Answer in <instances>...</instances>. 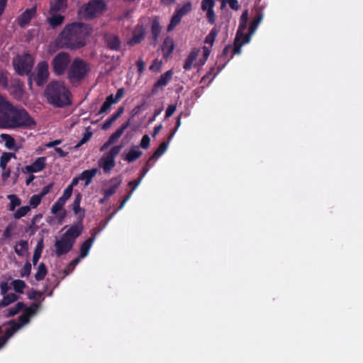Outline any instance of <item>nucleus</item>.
Returning a JSON list of instances; mask_svg holds the SVG:
<instances>
[{"instance_id": "nucleus-36", "label": "nucleus", "mask_w": 363, "mask_h": 363, "mask_svg": "<svg viewBox=\"0 0 363 363\" xmlns=\"http://www.w3.org/2000/svg\"><path fill=\"white\" fill-rule=\"evenodd\" d=\"M116 100H113V94L108 96L106 99V101L102 104V106L99 111V113L101 114L104 113H107L109 111L111 105L113 104H116Z\"/></svg>"}, {"instance_id": "nucleus-18", "label": "nucleus", "mask_w": 363, "mask_h": 363, "mask_svg": "<svg viewBox=\"0 0 363 363\" xmlns=\"http://www.w3.org/2000/svg\"><path fill=\"white\" fill-rule=\"evenodd\" d=\"M150 32L152 35V44L156 45L158 42V38L162 32V26L160 22L159 16H155L152 19Z\"/></svg>"}, {"instance_id": "nucleus-21", "label": "nucleus", "mask_w": 363, "mask_h": 363, "mask_svg": "<svg viewBox=\"0 0 363 363\" xmlns=\"http://www.w3.org/2000/svg\"><path fill=\"white\" fill-rule=\"evenodd\" d=\"M67 7V0H55L50 2V13H55L58 11H64Z\"/></svg>"}, {"instance_id": "nucleus-16", "label": "nucleus", "mask_w": 363, "mask_h": 363, "mask_svg": "<svg viewBox=\"0 0 363 363\" xmlns=\"http://www.w3.org/2000/svg\"><path fill=\"white\" fill-rule=\"evenodd\" d=\"M104 41L109 50L113 51H119L121 50V41L118 35L112 33L105 34Z\"/></svg>"}, {"instance_id": "nucleus-32", "label": "nucleus", "mask_w": 363, "mask_h": 363, "mask_svg": "<svg viewBox=\"0 0 363 363\" xmlns=\"http://www.w3.org/2000/svg\"><path fill=\"white\" fill-rule=\"evenodd\" d=\"M82 196L80 193H78L76 196H75V198L74 199V201L72 204V210L74 211V213L78 216V219H79V215L82 213H84V209H82L81 207H80V202L82 201Z\"/></svg>"}, {"instance_id": "nucleus-42", "label": "nucleus", "mask_w": 363, "mask_h": 363, "mask_svg": "<svg viewBox=\"0 0 363 363\" xmlns=\"http://www.w3.org/2000/svg\"><path fill=\"white\" fill-rule=\"evenodd\" d=\"M8 199L10 200L9 211H14L15 208L21 205V199L16 194H9L7 196Z\"/></svg>"}, {"instance_id": "nucleus-51", "label": "nucleus", "mask_w": 363, "mask_h": 363, "mask_svg": "<svg viewBox=\"0 0 363 363\" xmlns=\"http://www.w3.org/2000/svg\"><path fill=\"white\" fill-rule=\"evenodd\" d=\"M0 88L4 90L9 89L7 73L1 70H0Z\"/></svg>"}, {"instance_id": "nucleus-11", "label": "nucleus", "mask_w": 363, "mask_h": 363, "mask_svg": "<svg viewBox=\"0 0 363 363\" xmlns=\"http://www.w3.org/2000/svg\"><path fill=\"white\" fill-rule=\"evenodd\" d=\"M9 94L17 101H22L25 94V85L24 83L19 78H13L11 80L9 84Z\"/></svg>"}, {"instance_id": "nucleus-20", "label": "nucleus", "mask_w": 363, "mask_h": 363, "mask_svg": "<svg viewBox=\"0 0 363 363\" xmlns=\"http://www.w3.org/2000/svg\"><path fill=\"white\" fill-rule=\"evenodd\" d=\"M174 46L175 45L173 38L170 36H167L162 45V52L163 54V57L165 60H167L172 55L174 49Z\"/></svg>"}, {"instance_id": "nucleus-3", "label": "nucleus", "mask_w": 363, "mask_h": 363, "mask_svg": "<svg viewBox=\"0 0 363 363\" xmlns=\"http://www.w3.org/2000/svg\"><path fill=\"white\" fill-rule=\"evenodd\" d=\"M45 96L48 102L56 108L69 106L72 103V95L63 82L52 81L45 89Z\"/></svg>"}, {"instance_id": "nucleus-57", "label": "nucleus", "mask_w": 363, "mask_h": 363, "mask_svg": "<svg viewBox=\"0 0 363 363\" xmlns=\"http://www.w3.org/2000/svg\"><path fill=\"white\" fill-rule=\"evenodd\" d=\"M215 5L214 0H202L201 1V9L203 11H208L213 9Z\"/></svg>"}, {"instance_id": "nucleus-47", "label": "nucleus", "mask_w": 363, "mask_h": 363, "mask_svg": "<svg viewBox=\"0 0 363 363\" xmlns=\"http://www.w3.org/2000/svg\"><path fill=\"white\" fill-rule=\"evenodd\" d=\"M182 17L179 16L178 13H174L173 16H172V18L170 20V23L167 26V30L171 31L172 30L182 21Z\"/></svg>"}, {"instance_id": "nucleus-46", "label": "nucleus", "mask_w": 363, "mask_h": 363, "mask_svg": "<svg viewBox=\"0 0 363 363\" xmlns=\"http://www.w3.org/2000/svg\"><path fill=\"white\" fill-rule=\"evenodd\" d=\"M12 285L15 291L18 294H23V289L26 286L25 281L21 279H16L13 281Z\"/></svg>"}, {"instance_id": "nucleus-14", "label": "nucleus", "mask_w": 363, "mask_h": 363, "mask_svg": "<svg viewBox=\"0 0 363 363\" xmlns=\"http://www.w3.org/2000/svg\"><path fill=\"white\" fill-rule=\"evenodd\" d=\"M46 166V157L37 158L30 165H26L22 169L23 173H36L41 172Z\"/></svg>"}, {"instance_id": "nucleus-50", "label": "nucleus", "mask_w": 363, "mask_h": 363, "mask_svg": "<svg viewBox=\"0 0 363 363\" xmlns=\"http://www.w3.org/2000/svg\"><path fill=\"white\" fill-rule=\"evenodd\" d=\"M30 211V206H25L19 208L13 214V217L16 219H20L25 216Z\"/></svg>"}, {"instance_id": "nucleus-53", "label": "nucleus", "mask_w": 363, "mask_h": 363, "mask_svg": "<svg viewBox=\"0 0 363 363\" xmlns=\"http://www.w3.org/2000/svg\"><path fill=\"white\" fill-rule=\"evenodd\" d=\"M42 199H43V197H41V196L40 194L33 195L30 197V201H29L30 206L33 208L38 207L40 205Z\"/></svg>"}, {"instance_id": "nucleus-30", "label": "nucleus", "mask_w": 363, "mask_h": 363, "mask_svg": "<svg viewBox=\"0 0 363 363\" xmlns=\"http://www.w3.org/2000/svg\"><path fill=\"white\" fill-rule=\"evenodd\" d=\"M225 65L223 64L220 67L218 68L216 72H215V67H212L210 70L201 78V82L202 83H210L211 82L216 76L222 70Z\"/></svg>"}, {"instance_id": "nucleus-59", "label": "nucleus", "mask_w": 363, "mask_h": 363, "mask_svg": "<svg viewBox=\"0 0 363 363\" xmlns=\"http://www.w3.org/2000/svg\"><path fill=\"white\" fill-rule=\"evenodd\" d=\"M162 62L158 60H155L150 66L149 69L152 72H158L161 69Z\"/></svg>"}, {"instance_id": "nucleus-10", "label": "nucleus", "mask_w": 363, "mask_h": 363, "mask_svg": "<svg viewBox=\"0 0 363 363\" xmlns=\"http://www.w3.org/2000/svg\"><path fill=\"white\" fill-rule=\"evenodd\" d=\"M84 218V213H82L79 215V219H77V221L74 223L68 230L62 235L67 239H69V241L72 242L73 244L75 243L76 239L82 234L84 230L83 220Z\"/></svg>"}, {"instance_id": "nucleus-15", "label": "nucleus", "mask_w": 363, "mask_h": 363, "mask_svg": "<svg viewBox=\"0 0 363 363\" xmlns=\"http://www.w3.org/2000/svg\"><path fill=\"white\" fill-rule=\"evenodd\" d=\"M173 74L174 72L172 69H169L162 74L160 77L159 79L154 84L152 89V94H155L157 93L159 88H163L166 86L172 79Z\"/></svg>"}, {"instance_id": "nucleus-43", "label": "nucleus", "mask_w": 363, "mask_h": 363, "mask_svg": "<svg viewBox=\"0 0 363 363\" xmlns=\"http://www.w3.org/2000/svg\"><path fill=\"white\" fill-rule=\"evenodd\" d=\"M191 3L190 1H187L182 7L177 8L174 12L178 13L179 16L182 18L184 16L191 11Z\"/></svg>"}, {"instance_id": "nucleus-56", "label": "nucleus", "mask_w": 363, "mask_h": 363, "mask_svg": "<svg viewBox=\"0 0 363 363\" xmlns=\"http://www.w3.org/2000/svg\"><path fill=\"white\" fill-rule=\"evenodd\" d=\"M16 227L14 223H10L3 232L2 237L4 239H9L11 238V230Z\"/></svg>"}, {"instance_id": "nucleus-19", "label": "nucleus", "mask_w": 363, "mask_h": 363, "mask_svg": "<svg viewBox=\"0 0 363 363\" xmlns=\"http://www.w3.org/2000/svg\"><path fill=\"white\" fill-rule=\"evenodd\" d=\"M145 28L143 26H137L133 31L132 38L128 41V44L134 46L140 43L145 38Z\"/></svg>"}, {"instance_id": "nucleus-22", "label": "nucleus", "mask_w": 363, "mask_h": 363, "mask_svg": "<svg viewBox=\"0 0 363 363\" xmlns=\"http://www.w3.org/2000/svg\"><path fill=\"white\" fill-rule=\"evenodd\" d=\"M110 183L112 184L104 191V194H106V197L109 198L116 193V190L121 186L122 179L120 177H114L110 180Z\"/></svg>"}, {"instance_id": "nucleus-40", "label": "nucleus", "mask_w": 363, "mask_h": 363, "mask_svg": "<svg viewBox=\"0 0 363 363\" xmlns=\"http://www.w3.org/2000/svg\"><path fill=\"white\" fill-rule=\"evenodd\" d=\"M28 249V243L26 240H21L19 242L16 244L14 247L15 252L18 256H23V252L27 251Z\"/></svg>"}, {"instance_id": "nucleus-29", "label": "nucleus", "mask_w": 363, "mask_h": 363, "mask_svg": "<svg viewBox=\"0 0 363 363\" xmlns=\"http://www.w3.org/2000/svg\"><path fill=\"white\" fill-rule=\"evenodd\" d=\"M142 155V151L138 150V147L135 146L125 155L124 160L128 162H133L140 157Z\"/></svg>"}, {"instance_id": "nucleus-2", "label": "nucleus", "mask_w": 363, "mask_h": 363, "mask_svg": "<svg viewBox=\"0 0 363 363\" xmlns=\"http://www.w3.org/2000/svg\"><path fill=\"white\" fill-rule=\"evenodd\" d=\"M89 35V29L85 23H72L64 28L57 40L62 48L77 50L86 45Z\"/></svg>"}, {"instance_id": "nucleus-61", "label": "nucleus", "mask_w": 363, "mask_h": 363, "mask_svg": "<svg viewBox=\"0 0 363 363\" xmlns=\"http://www.w3.org/2000/svg\"><path fill=\"white\" fill-rule=\"evenodd\" d=\"M150 138L147 135H144L141 139L140 146L143 149H147L150 147Z\"/></svg>"}, {"instance_id": "nucleus-23", "label": "nucleus", "mask_w": 363, "mask_h": 363, "mask_svg": "<svg viewBox=\"0 0 363 363\" xmlns=\"http://www.w3.org/2000/svg\"><path fill=\"white\" fill-rule=\"evenodd\" d=\"M200 50L198 49H193L188 57H186L184 65V69L186 71H189L192 68L193 63L194 61L197 59L199 55Z\"/></svg>"}, {"instance_id": "nucleus-62", "label": "nucleus", "mask_w": 363, "mask_h": 363, "mask_svg": "<svg viewBox=\"0 0 363 363\" xmlns=\"http://www.w3.org/2000/svg\"><path fill=\"white\" fill-rule=\"evenodd\" d=\"M225 2H228L230 9L233 10L238 11L240 8L238 0H223L222 3L223 6L224 5Z\"/></svg>"}, {"instance_id": "nucleus-12", "label": "nucleus", "mask_w": 363, "mask_h": 363, "mask_svg": "<svg viewBox=\"0 0 363 363\" xmlns=\"http://www.w3.org/2000/svg\"><path fill=\"white\" fill-rule=\"evenodd\" d=\"M74 245L72 242L62 235L61 238L56 240L55 243L56 255L60 257L68 253L72 250Z\"/></svg>"}, {"instance_id": "nucleus-44", "label": "nucleus", "mask_w": 363, "mask_h": 363, "mask_svg": "<svg viewBox=\"0 0 363 363\" xmlns=\"http://www.w3.org/2000/svg\"><path fill=\"white\" fill-rule=\"evenodd\" d=\"M25 303L23 302H18L16 304L15 307L10 308L8 311V314L6 315V318L14 316L18 314L22 309L25 308Z\"/></svg>"}, {"instance_id": "nucleus-25", "label": "nucleus", "mask_w": 363, "mask_h": 363, "mask_svg": "<svg viewBox=\"0 0 363 363\" xmlns=\"http://www.w3.org/2000/svg\"><path fill=\"white\" fill-rule=\"evenodd\" d=\"M95 240V235L86 240L81 245L79 257H85L88 255L92 244Z\"/></svg>"}, {"instance_id": "nucleus-6", "label": "nucleus", "mask_w": 363, "mask_h": 363, "mask_svg": "<svg viewBox=\"0 0 363 363\" xmlns=\"http://www.w3.org/2000/svg\"><path fill=\"white\" fill-rule=\"evenodd\" d=\"M71 63L70 55L66 52H58L52 60L51 65L54 74L62 76L69 67Z\"/></svg>"}, {"instance_id": "nucleus-39", "label": "nucleus", "mask_w": 363, "mask_h": 363, "mask_svg": "<svg viewBox=\"0 0 363 363\" xmlns=\"http://www.w3.org/2000/svg\"><path fill=\"white\" fill-rule=\"evenodd\" d=\"M1 138L5 142V146L9 150H15L16 149V141L14 138L8 134H1Z\"/></svg>"}, {"instance_id": "nucleus-26", "label": "nucleus", "mask_w": 363, "mask_h": 363, "mask_svg": "<svg viewBox=\"0 0 363 363\" xmlns=\"http://www.w3.org/2000/svg\"><path fill=\"white\" fill-rule=\"evenodd\" d=\"M130 125V121L128 120L127 122L122 124V125L118 128L108 138L110 143L113 144L116 141H117L123 135L125 130L129 127Z\"/></svg>"}, {"instance_id": "nucleus-31", "label": "nucleus", "mask_w": 363, "mask_h": 363, "mask_svg": "<svg viewBox=\"0 0 363 363\" xmlns=\"http://www.w3.org/2000/svg\"><path fill=\"white\" fill-rule=\"evenodd\" d=\"M170 141H169V138H167V141H164L160 143L157 149L153 152L152 156L149 158V161H151L152 160H157L159 158L161 155H162L166 150H167V147L169 146V143Z\"/></svg>"}, {"instance_id": "nucleus-8", "label": "nucleus", "mask_w": 363, "mask_h": 363, "mask_svg": "<svg viewBox=\"0 0 363 363\" xmlns=\"http://www.w3.org/2000/svg\"><path fill=\"white\" fill-rule=\"evenodd\" d=\"M121 148V145L113 146L108 152L99 160V165L105 173H109L116 166L115 158L119 154Z\"/></svg>"}, {"instance_id": "nucleus-64", "label": "nucleus", "mask_w": 363, "mask_h": 363, "mask_svg": "<svg viewBox=\"0 0 363 363\" xmlns=\"http://www.w3.org/2000/svg\"><path fill=\"white\" fill-rule=\"evenodd\" d=\"M136 66L138 68V72L139 74H143L145 67V63L142 57H140L136 62Z\"/></svg>"}, {"instance_id": "nucleus-24", "label": "nucleus", "mask_w": 363, "mask_h": 363, "mask_svg": "<svg viewBox=\"0 0 363 363\" xmlns=\"http://www.w3.org/2000/svg\"><path fill=\"white\" fill-rule=\"evenodd\" d=\"M200 50L198 49H193L188 57H186L184 65V69L186 71H189L192 68L193 63L194 61L197 59L199 55Z\"/></svg>"}, {"instance_id": "nucleus-27", "label": "nucleus", "mask_w": 363, "mask_h": 363, "mask_svg": "<svg viewBox=\"0 0 363 363\" xmlns=\"http://www.w3.org/2000/svg\"><path fill=\"white\" fill-rule=\"evenodd\" d=\"M123 111V107H120L115 113H113L109 118H108L105 121V123L102 125L101 129L104 130H108L111 126L112 123L122 115Z\"/></svg>"}, {"instance_id": "nucleus-48", "label": "nucleus", "mask_w": 363, "mask_h": 363, "mask_svg": "<svg viewBox=\"0 0 363 363\" xmlns=\"http://www.w3.org/2000/svg\"><path fill=\"white\" fill-rule=\"evenodd\" d=\"M218 29L216 28H213L205 38V43L209 44L211 46H212L218 35Z\"/></svg>"}, {"instance_id": "nucleus-41", "label": "nucleus", "mask_w": 363, "mask_h": 363, "mask_svg": "<svg viewBox=\"0 0 363 363\" xmlns=\"http://www.w3.org/2000/svg\"><path fill=\"white\" fill-rule=\"evenodd\" d=\"M16 157V155L11 152H4L0 157V167L2 169L6 168L7 163L9 162L11 157Z\"/></svg>"}, {"instance_id": "nucleus-5", "label": "nucleus", "mask_w": 363, "mask_h": 363, "mask_svg": "<svg viewBox=\"0 0 363 363\" xmlns=\"http://www.w3.org/2000/svg\"><path fill=\"white\" fill-rule=\"evenodd\" d=\"M33 65L34 60L28 53L18 55L13 60V69L19 76L31 74Z\"/></svg>"}, {"instance_id": "nucleus-7", "label": "nucleus", "mask_w": 363, "mask_h": 363, "mask_svg": "<svg viewBox=\"0 0 363 363\" xmlns=\"http://www.w3.org/2000/svg\"><path fill=\"white\" fill-rule=\"evenodd\" d=\"M105 9L106 4L103 0H91L82 6L79 12L83 13L86 19H93Z\"/></svg>"}, {"instance_id": "nucleus-49", "label": "nucleus", "mask_w": 363, "mask_h": 363, "mask_svg": "<svg viewBox=\"0 0 363 363\" xmlns=\"http://www.w3.org/2000/svg\"><path fill=\"white\" fill-rule=\"evenodd\" d=\"M66 201L60 197L55 202L51 208V212L53 214H56L58 211L62 210L65 204Z\"/></svg>"}, {"instance_id": "nucleus-55", "label": "nucleus", "mask_w": 363, "mask_h": 363, "mask_svg": "<svg viewBox=\"0 0 363 363\" xmlns=\"http://www.w3.org/2000/svg\"><path fill=\"white\" fill-rule=\"evenodd\" d=\"M31 264L29 262H26L23 267L21 269L20 274L21 277H27L30 274L31 272Z\"/></svg>"}, {"instance_id": "nucleus-9", "label": "nucleus", "mask_w": 363, "mask_h": 363, "mask_svg": "<svg viewBox=\"0 0 363 363\" xmlns=\"http://www.w3.org/2000/svg\"><path fill=\"white\" fill-rule=\"evenodd\" d=\"M49 65L47 61H40L35 67L33 72V80L38 86H43L49 79Z\"/></svg>"}, {"instance_id": "nucleus-60", "label": "nucleus", "mask_w": 363, "mask_h": 363, "mask_svg": "<svg viewBox=\"0 0 363 363\" xmlns=\"http://www.w3.org/2000/svg\"><path fill=\"white\" fill-rule=\"evenodd\" d=\"M44 294V291H40L36 290H32V291L28 294V298L30 299H38V298H42V300H44V298H43V295Z\"/></svg>"}, {"instance_id": "nucleus-33", "label": "nucleus", "mask_w": 363, "mask_h": 363, "mask_svg": "<svg viewBox=\"0 0 363 363\" xmlns=\"http://www.w3.org/2000/svg\"><path fill=\"white\" fill-rule=\"evenodd\" d=\"M65 16L59 14H53L48 18V21L52 28H55L62 25L64 22Z\"/></svg>"}, {"instance_id": "nucleus-58", "label": "nucleus", "mask_w": 363, "mask_h": 363, "mask_svg": "<svg viewBox=\"0 0 363 363\" xmlns=\"http://www.w3.org/2000/svg\"><path fill=\"white\" fill-rule=\"evenodd\" d=\"M231 45H226L224 49L222 51L221 55L219 56L218 60H223L225 62L227 61V56L228 55L229 52H231Z\"/></svg>"}, {"instance_id": "nucleus-34", "label": "nucleus", "mask_w": 363, "mask_h": 363, "mask_svg": "<svg viewBox=\"0 0 363 363\" xmlns=\"http://www.w3.org/2000/svg\"><path fill=\"white\" fill-rule=\"evenodd\" d=\"M242 45L240 43V38H235L234 43H233V47H231V52L232 55H230V58L227 60L225 62H224V65H226V64L233 58L234 55H240L242 52L241 48Z\"/></svg>"}, {"instance_id": "nucleus-35", "label": "nucleus", "mask_w": 363, "mask_h": 363, "mask_svg": "<svg viewBox=\"0 0 363 363\" xmlns=\"http://www.w3.org/2000/svg\"><path fill=\"white\" fill-rule=\"evenodd\" d=\"M3 296H4V297H3L2 300L0 301V308L7 306L9 304L15 302L16 301H17V299L18 298V296L16 294H13V293L5 294Z\"/></svg>"}, {"instance_id": "nucleus-37", "label": "nucleus", "mask_w": 363, "mask_h": 363, "mask_svg": "<svg viewBox=\"0 0 363 363\" xmlns=\"http://www.w3.org/2000/svg\"><path fill=\"white\" fill-rule=\"evenodd\" d=\"M40 308V303H33L29 307H27L23 311L25 313L30 319L31 317L37 314Z\"/></svg>"}, {"instance_id": "nucleus-13", "label": "nucleus", "mask_w": 363, "mask_h": 363, "mask_svg": "<svg viewBox=\"0 0 363 363\" xmlns=\"http://www.w3.org/2000/svg\"><path fill=\"white\" fill-rule=\"evenodd\" d=\"M36 6L26 9L17 18L18 26L22 28H26L36 15Z\"/></svg>"}, {"instance_id": "nucleus-54", "label": "nucleus", "mask_w": 363, "mask_h": 363, "mask_svg": "<svg viewBox=\"0 0 363 363\" xmlns=\"http://www.w3.org/2000/svg\"><path fill=\"white\" fill-rule=\"evenodd\" d=\"M131 196L132 191H129V193L123 198L118 207L116 209H115L114 211L111 213V215L109 217V219H111L118 211L121 210L124 207L125 204L130 199Z\"/></svg>"}, {"instance_id": "nucleus-28", "label": "nucleus", "mask_w": 363, "mask_h": 363, "mask_svg": "<svg viewBox=\"0 0 363 363\" xmlns=\"http://www.w3.org/2000/svg\"><path fill=\"white\" fill-rule=\"evenodd\" d=\"M98 172L97 168L83 171L79 175L81 180H85V185L88 186L92 182L93 177Z\"/></svg>"}, {"instance_id": "nucleus-17", "label": "nucleus", "mask_w": 363, "mask_h": 363, "mask_svg": "<svg viewBox=\"0 0 363 363\" xmlns=\"http://www.w3.org/2000/svg\"><path fill=\"white\" fill-rule=\"evenodd\" d=\"M5 325H9L10 328L6 330L4 335L0 337V342L3 346L6 343L8 340L21 328V325L14 320H9Z\"/></svg>"}, {"instance_id": "nucleus-52", "label": "nucleus", "mask_w": 363, "mask_h": 363, "mask_svg": "<svg viewBox=\"0 0 363 363\" xmlns=\"http://www.w3.org/2000/svg\"><path fill=\"white\" fill-rule=\"evenodd\" d=\"M262 20V16H258L255 18L253 19V21L251 22L249 28H248V33L250 34H254V33L256 31L258 25L259 24L260 21Z\"/></svg>"}, {"instance_id": "nucleus-4", "label": "nucleus", "mask_w": 363, "mask_h": 363, "mask_svg": "<svg viewBox=\"0 0 363 363\" xmlns=\"http://www.w3.org/2000/svg\"><path fill=\"white\" fill-rule=\"evenodd\" d=\"M89 70V65L86 61L76 57L70 63L67 78L72 84L79 83L85 78Z\"/></svg>"}, {"instance_id": "nucleus-38", "label": "nucleus", "mask_w": 363, "mask_h": 363, "mask_svg": "<svg viewBox=\"0 0 363 363\" xmlns=\"http://www.w3.org/2000/svg\"><path fill=\"white\" fill-rule=\"evenodd\" d=\"M48 273L47 267L43 262L40 263L38 267L37 272L35 274V279L37 281H42L45 279Z\"/></svg>"}, {"instance_id": "nucleus-63", "label": "nucleus", "mask_w": 363, "mask_h": 363, "mask_svg": "<svg viewBox=\"0 0 363 363\" xmlns=\"http://www.w3.org/2000/svg\"><path fill=\"white\" fill-rule=\"evenodd\" d=\"M72 191L73 189L71 186H68L64 190L63 194L62 195V196H60V198L67 201L71 197Z\"/></svg>"}, {"instance_id": "nucleus-45", "label": "nucleus", "mask_w": 363, "mask_h": 363, "mask_svg": "<svg viewBox=\"0 0 363 363\" xmlns=\"http://www.w3.org/2000/svg\"><path fill=\"white\" fill-rule=\"evenodd\" d=\"M42 250H43V240H41L38 243V245L35 249L34 253H33L32 262L34 265L37 264L39 259L40 258Z\"/></svg>"}, {"instance_id": "nucleus-1", "label": "nucleus", "mask_w": 363, "mask_h": 363, "mask_svg": "<svg viewBox=\"0 0 363 363\" xmlns=\"http://www.w3.org/2000/svg\"><path fill=\"white\" fill-rule=\"evenodd\" d=\"M35 125V121L25 108L14 106L0 94V128H28Z\"/></svg>"}]
</instances>
